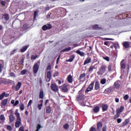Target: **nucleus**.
<instances>
[{
    "label": "nucleus",
    "mask_w": 131,
    "mask_h": 131,
    "mask_svg": "<svg viewBox=\"0 0 131 131\" xmlns=\"http://www.w3.org/2000/svg\"><path fill=\"white\" fill-rule=\"evenodd\" d=\"M119 116H120V114H119V113H118L117 112L116 113V115L114 116V119H117V118H118V117H119Z\"/></svg>",
    "instance_id": "ea45409f"
},
{
    "label": "nucleus",
    "mask_w": 131,
    "mask_h": 131,
    "mask_svg": "<svg viewBox=\"0 0 131 131\" xmlns=\"http://www.w3.org/2000/svg\"><path fill=\"white\" fill-rule=\"evenodd\" d=\"M60 55H59L57 60H56V64H59V61L60 60Z\"/></svg>",
    "instance_id": "69168bd1"
},
{
    "label": "nucleus",
    "mask_w": 131,
    "mask_h": 131,
    "mask_svg": "<svg viewBox=\"0 0 131 131\" xmlns=\"http://www.w3.org/2000/svg\"><path fill=\"white\" fill-rule=\"evenodd\" d=\"M91 62H92V59L91 58L88 57L84 61L83 65L85 66L86 65V64H90Z\"/></svg>",
    "instance_id": "f3484780"
},
{
    "label": "nucleus",
    "mask_w": 131,
    "mask_h": 131,
    "mask_svg": "<svg viewBox=\"0 0 131 131\" xmlns=\"http://www.w3.org/2000/svg\"><path fill=\"white\" fill-rule=\"evenodd\" d=\"M67 80H68V82H69V83H72V82H73V78H72V76H71V75H69L68 76Z\"/></svg>",
    "instance_id": "4468645a"
},
{
    "label": "nucleus",
    "mask_w": 131,
    "mask_h": 131,
    "mask_svg": "<svg viewBox=\"0 0 131 131\" xmlns=\"http://www.w3.org/2000/svg\"><path fill=\"white\" fill-rule=\"evenodd\" d=\"M63 128H64V129H68V128H69V125H68V124H65L63 125Z\"/></svg>",
    "instance_id": "a18cd8bd"
},
{
    "label": "nucleus",
    "mask_w": 131,
    "mask_h": 131,
    "mask_svg": "<svg viewBox=\"0 0 131 131\" xmlns=\"http://www.w3.org/2000/svg\"><path fill=\"white\" fill-rule=\"evenodd\" d=\"M100 111V107L98 106H95L93 108V112L94 113H98Z\"/></svg>",
    "instance_id": "b1692460"
},
{
    "label": "nucleus",
    "mask_w": 131,
    "mask_h": 131,
    "mask_svg": "<svg viewBox=\"0 0 131 131\" xmlns=\"http://www.w3.org/2000/svg\"><path fill=\"white\" fill-rule=\"evenodd\" d=\"M123 46L124 48L125 49H128L129 48V42L128 41H125L123 43Z\"/></svg>",
    "instance_id": "412c9836"
},
{
    "label": "nucleus",
    "mask_w": 131,
    "mask_h": 131,
    "mask_svg": "<svg viewBox=\"0 0 131 131\" xmlns=\"http://www.w3.org/2000/svg\"><path fill=\"white\" fill-rule=\"evenodd\" d=\"M15 114L17 118V120L15 124V127H20V125H21V118H20V114L16 112Z\"/></svg>",
    "instance_id": "f257e3e1"
},
{
    "label": "nucleus",
    "mask_w": 131,
    "mask_h": 131,
    "mask_svg": "<svg viewBox=\"0 0 131 131\" xmlns=\"http://www.w3.org/2000/svg\"><path fill=\"white\" fill-rule=\"evenodd\" d=\"M19 104V100L15 101V103L13 104V106H17Z\"/></svg>",
    "instance_id": "680f3d73"
},
{
    "label": "nucleus",
    "mask_w": 131,
    "mask_h": 131,
    "mask_svg": "<svg viewBox=\"0 0 131 131\" xmlns=\"http://www.w3.org/2000/svg\"><path fill=\"white\" fill-rule=\"evenodd\" d=\"M41 127V125H40V124H38L37 126V130H39V129H40V128Z\"/></svg>",
    "instance_id": "052dcab7"
},
{
    "label": "nucleus",
    "mask_w": 131,
    "mask_h": 131,
    "mask_svg": "<svg viewBox=\"0 0 131 131\" xmlns=\"http://www.w3.org/2000/svg\"><path fill=\"white\" fill-rule=\"evenodd\" d=\"M52 112V107L51 106L48 105L46 107V113L50 114Z\"/></svg>",
    "instance_id": "dca6fc26"
},
{
    "label": "nucleus",
    "mask_w": 131,
    "mask_h": 131,
    "mask_svg": "<svg viewBox=\"0 0 131 131\" xmlns=\"http://www.w3.org/2000/svg\"><path fill=\"white\" fill-rule=\"evenodd\" d=\"M104 40H114V39L110 38H105Z\"/></svg>",
    "instance_id": "e2e57ef3"
},
{
    "label": "nucleus",
    "mask_w": 131,
    "mask_h": 131,
    "mask_svg": "<svg viewBox=\"0 0 131 131\" xmlns=\"http://www.w3.org/2000/svg\"><path fill=\"white\" fill-rule=\"evenodd\" d=\"M37 15V11H35L34 12V20H35V19H36Z\"/></svg>",
    "instance_id": "3c124183"
},
{
    "label": "nucleus",
    "mask_w": 131,
    "mask_h": 131,
    "mask_svg": "<svg viewBox=\"0 0 131 131\" xmlns=\"http://www.w3.org/2000/svg\"><path fill=\"white\" fill-rule=\"evenodd\" d=\"M97 130H97V129L95 127H93V126H92L90 129V131H97Z\"/></svg>",
    "instance_id": "8fccbe9b"
},
{
    "label": "nucleus",
    "mask_w": 131,
    "mask_h": 131,
    "mask_svg": "<svg viewBox=\"0 0 131 131\" xmlns=\"http://www.w3.org/2000/svg\"><path fill=\"white\" fill-rule=\"evenodd\" d=\"M1 5H2V6H4V7H5L6 6V2L4 1H1Z\"/></svg>",
    "instance_id": "13d9d810"
},
{
    "label": "nucleus",
    "mask_w": 131,
    "mask_h": 131,
    "mask_svg": "<svg viewBox=\"0 0 131 131\" xmlns=\"http://www.w3.org/2000/svg\"><path fill=\"white\" fill-rule=\"evenodd\" d=\"M47 70H50V71H51V70H52V66H51V64H49L47 68Z\"/></svg>",
    "instance_id": "864d4df0"
},
{
    "label": "nucleus",
    "mask_w": 131,
    "mask_h": 131,
    "mask_svg": "<svg viewBox=\"0 0 131 131\" xmlns=\"http://www.w3.org/2000/svg\"><path fill=\"white\" fill-rule=\"evenodd\" d=\"M97 131H101V129L102 128V127L103 126V124H102V123L101 122H98L97 124Z\"/></svg>",
    "instance_id": "2eb2a0df"
},
{
    "label": "nucleus",
    "mask_w": 131,
    "mask_h": 131,
    "mask_svg": "<svg viewBox=\"0 0 131 131\" xmlns=\"http://www.w3.org/2000/svg\"><path fill=\"white\" fill-rule=\"evenodd\" d=\"M84 77H85V73L81 74L79 77V80H81V79L84 78Z\"/></svg>",
    "instance_id": "473e14b6"
},
{
    "label": "nucleus",
    "mask_w": 131,
    "mask_h": 131,
    "mask_svg": "<svg viewBox=\"0 0 131 131\" xmlns=\"http://www.w3.org/2000/svg\"><path fill=\"white\" fill-rule=\"evenodd\" d=\"M95 89L96 91H98L100 89V83L98 81L95 82Z\"/></svg>",
    "instance_id": "6ab92c4d"
},
{
    "label": "nucleus",
    "mask_w": 131,
    "mask_h": 131,
    "mask_svg": "<svg viewBox=\"0 0 131 131\" xmlns=\"http://www.w3.org/2000/svg\"><path fill=\"white\" fill-rule=\"evenodd\" d=\"M25 108V106L24 105V104H23V103H21L20 105H19V108L20 109V110L21 111H23V110H24Z\"/></svg>",
    "instance_id": "72a5a7b5"
},
{
    "label": "nucleus",
    "mask_w": 131,
    "mask_h": 131,
    "mask_svg": "<svg viewBox=\"0 0 131 131\" xmlns=\"http://www.w3.org/2000/svg\"><path fill=\"white\" fill-rule=\"evenodd\" d=\"M114 85L115 89H119V88H120V84H119V81H116L114 83Z\"/></svg>",
    "instance_id": "aec40b11"
},
{
    "label": "nucleus",
    "mask_w": 131,
    "mask_h": 131,
    "mask_svg": "<svg viewBox=\"0 0 131 131\" xmlns=\"http://www.w3.org/2000/svg\"><path fill=\"white\" fill-rule=\"evenodd\" d=\"M2 19H4L5 21H9L10 20V15L7 13H4L2 15Z\"/></svg>",
    "instance_id": "1a4fd4ad"
},
{
    "label": "nucleus",
    "mask_w": 131,
    "mask_h": 131,
    "mask_svg": "<svg viewBox=\"0 0 131 131\" xmlns=\"http://www.w3.org/2000/svg\"><path fill=\"white\" fill-rule=\"evenodd\" d=\"M94 69H95V66H91L89 68V72H90V73H92L93 71H94Z\"/></svg>",
    "instance_id": "c85d7f7f"
},
{
    "label": "nucleus",
    "mask_w": 131,
    "mask_h": 131,
    "mask_svg": "<svg viewBox=\"0 0 131 131\" xmlns=\"http://www.w3.org/2000/svg\"><path fill=\"white\" fill-rule=\"evenodd\" d=\"M126 68V63L125 62V59H122L120 62V69L122 70Z\"/></svg>",
    "instance_id": "423d86ee"
},
{
    "label": "nucleus",
    "mask_w": 131,
    "mask_h": 131,
    "mask_svg": "<svg viewBox=\"0 0 131 131\" xmlns=\"http://www.w3.org/2000/svg\"><path fill=\"white\" fill-rule=\"evenodd\" d=\"M61 91L62 93H67L68 92V88H67V85L66 84L61 86Z\"/></svg>",
    "instance_id": "f8f14e48"
},
{
    "label": "nucleus",
    "mask_w": 131,
    "mask_h": 131,
    "mask_svg": "<svg viewBox=\"0 0 131 131\" xmlns=\"http://www.w3.org/2000/svg\"><path fill=\"white\" fill-rule=\"evenodd\" d=\"M112 91V90L110 88L105 90V92L106 94H109V93H111Z\"/></svg>",
    "instance_id": "c9c22d12"
},
{
    "label": "nucleus",
    "mask_w": 131,
    "mask_h": 131,
    "mask_svg": "<svg viewBox=\"0 0 131 131\" xmlns=\"http://www.w3.org/2000/svg\"><path fill=\"white\" fill-rule=\"evenodd\" d=\"M4 67V61L0 60V72H2V68Z\"/></svg>",
    "instance_id": "c756f323"
},
{
    "label": "nucleus",
    "mask_w": 131,
    "mask_h": 131,
    "mask_svg": "<svg viewBox=\"0 0 131 131\" xmlns=\"http://www.w3.org/2000/svg\"><path fill=\"white\" fill-rule=\"evenodd\" d=\"M6 96V92L3 93L1 95H0V100H3L4 99V97Z\"/></svg>",
    "instance_id": "79ce46f5"
},
{
    "label": "nucleus",
    "mask_w": 131,
    "mask_h": 131,
    "mask_svg": "<svg viewBox=\"0 0 131 131\" xmlns=\"http://www.w3.org/2000/svg\"><path fill=\"white\" fill-rule=\"evenodd\" d=\"M103 112L107 111L108 110V105L107 104H102L101 105Z\"/></svg>",
    "instance_id": "a211bd4d"
},
{
    "label": "nucleus",
    "mask_w": 131,
    "mask_h": 131,
    "mask_svg": "<svg viewBox=\"0 0 131 131\" xmlns=\"http://www.w3.org/2000/svg\"><path fill=\"white\" fill-rule=\"evenodd\" d=\"M92 28L93 30H99L100 29H103V28L101 27H99L98 25H94L93 27Z\"/></svg>",
    "instance_id": "ddd939ff"
},
{
    "label": "nucleus",
    "mask_w": 131,
    "mask_h": 131,
    "mask_svg": "<svg viewBox=\"0 0 131 131\" xmlns=\"http://www.w3.org/2000/svg\"><path fill=\"white\" fill-rule=\"evenodd\" d=\"M21 86H22V83L21 82H18L17 84L15 86L14 91H15L16 92H17V91L20 90Z\"/></svg>",
    "instance_id": "9b49d317"
},
{
    "label": "nucleus",
    "mask_w": 131,
    "mask_h": 131,
    "mask_svg": "<svg viewBox=\"0 0 131 131\" xmlns=\"http://www.w3.org/2000/svg\"><path fill=\"white\" fill-rule=\"evenodd\" d=\"M69 51H71V47H68L62 50V52H69Z\"/></svg>",
    "instance_id": "a19ab883"
},
{
    "label": "nucleus",
    "mask_w": 131,
    "mask_h": 131,
    "mask_svg": "<svg viewBox=\"0 0 131 131\" xmlns=\"http://www.w3.org/2000/svg\"><path fill=\"white\" fill-rule=\"evenodd\" d=\"M0 119L2 121H4V120H5V116L4 115H1L0 116Z\"/></svg>",
    "instance_id": "09e8293b"
},
{
    "label": "nucleus",
    "mask_w": 131,
    "mask_h": 131,
    "mask_svg": "<svg viewBox=\"0 0 131 131\" xmlns=\"http://www.w3.org/2000/svg\"><path fill=\"white\" fill-rule=\"evenodd\" d=\"M104 60H105V61H107V62H109L110 61V59L109 58V57L106 56L104 57H103Z\"/></svg>",
    "instance_id": "603ef678"
},
{
    "label": "nucleus",
    "mask_w": 131,
    "mask_h": 131,
    "mask_svg": "<svg viewBox=\"0 0 131 131\" xmlns=\"http://www.w3.org/2000/svg\"><path fill=\"white\" fill-rule=\"evenodd\" d=\"M7 129H8V130H10V131L12 130V126L9 125H7Z\"/></svg>",
    "instance_id": "5fc2aeb1"
},
{
    "label": "nucleus",
    "mask_w": 131,
    "mask_h": 131,
    "mask_svg": "<svg viewBox=\"0 0 131 131\" xmlns=\"http://www.w3.org/2000/svg\"><path fill=\"white\" fill-rule=\"evenodd\" d=\"M123 110H124V106H121L119 110H117V112H118V113H119L120 114V113H121V112H122Z\"/></svg>",
    "instance_id": "a878e982"
},
{
    "label": "nucleus",
    "mask_w": 131,
    "mask_h": 131,
    "mask_svg": "<svg viewBox=\"0 0 131 131\" xmlns=\"http://www.w3.org/2000/svg\"><path fill=\"white\" fill-rule=\"evenodd\" d=\"M36 58H37V55H32L31 57V60H35V59H36Z\"/></svg>",
    "instance_id": "49530a36"
},
{
    "label": "nucleus",
    "mask_w": 131,
    "mask_h": 131,
    "mask_svg": "<svg viewBox=\"0 0 131 131\" xmlns=\"http://www.w3.org/2000/svg\"><path fill=\"white\" fill-rule=\"evenodd\" d=\"M40 64V62L39 61H37L36 63L34 64L33 67V72L34 74H36V73L38 72Z\"/></svg>",
    "instance_id": "7ed1b4c3"
},
{
    "label": "nucleus",
    "mask_w": 131,
    "mask_h": 131,
    "mask_svg": "<svg viewBox=\"0 0 131 131\" xmlns=\"http://www.w3.org/2000/svg\"><path fill=\"white\" fill-rule=\"evenodd\" d=\"M27 73V70H23L21 71L20 72V74L21 75H25V74H26V73Z\"/></svg>",
    "instance_id": "58836bf2"
},
{
    "label": "nucleus",
    "mask_w": 131,
    "mask_h": 131,
    "mask_svg": "<svg viewBox=\"0 0 131 131\" xmlns=\"http://www.w3.org/2000/svg\"><path fill=\"white\" fill-rule=\"evenodd\" d=\"M31 104H32V100H30L28 102V106H30Z\"/></svg>",
    "instance_id": "774afa93"
},
{
    "label": "nucleus",
    "mask_w": 131,
    "mask_h": 131,
    "mask_svg": "<svg viewBox=\"0 0 131 131\" xmlns=\"http://www.w3.org/2000/svg\"><path fill=\"white\" fill-rule=\"evenodd\" d=\"M85 99V96L82 93H79V95L76 97V101L77 102H80V103H82L83 100Z\"/></svg>",
    "instance_id": "20e7f679"
},
{
    "label": "nucleus",
    "mask_w": 131,
    "mask_h": 131,
    "mask_svg": "<svg viewBox=\"0 0 131 131\" xmlns=\"http://www.w3.org/2000/svg\"><path fill=\"white\" fill-rule=\"evenodd\" d=\"M41 107H42V104H40L38 105V110H41Z\"/></svg>",
    "instance_id": "bf43d9fd"
},
{
    "label": "nucleus",
    "mask_w": 131,
    "mask_h": 131,
    "mask_svg": "<svg viewBox=\"0 0 131 131\" xmlns=\"http://www.w3.org/2000/svg\"><path fill=\"white\" fill-rule=\"evenodd\" d=\"M56 76H59L58 72H55V73L53 74V77H56Z\"/></svg>",
    "instance_id": "6e6d98bb"
},
{
    "label": "nucleus",
    "mask_w": 131,
    "mask_h": 131,
    "mask_svg": "<svg viewBox=\"0 0 131 131\" xmlns=\"http://www.w3.org/2000/svg\"><path fill=\"white\" fill-rule=\"evenodd\" d=\"M19 131H24V126H21L19 128Z\"/></svg>",
    "instance_id": "338daca9"
},
{
    "label": "nucleus",
    "mask_w": 131,
    "mask_h": 131,
    "mask_svg": "<svg viewBox=\"0 0 131 131\" xmlns=\"http://www.w3.org/2000/svg\"><path fill=\"white\" fill-rule=\"evenodd\" d=\"M106 69H107V67L105 65L100 67L99 71L97 72V75H100V76H102L103 74L106 72Z\"/></svg>",
    "instance_id": "f03ea898"
},
{
    "label": "nucleus",
    "mask_w": 131,
    "mask_h": 131,
    "mask_svg": "<svg viewBox=\"0 0 131 131\" xmlns=\"http://www.w3.org/2000/svg\"><path fill=\"white\" fill-rule=\"evenodd\" d=\"M92 90H91V89L88 88L85 91V94H88V93H89V92H91Z\"/></svg>",
    "instance_id": "4d7b16f0"
},
{
    "label": "nucleus",
    "mask_w": 131,
    "mask_h": 131,
    "mask_svg": "<svg viewBox=\"0 0 131 131\" xmlns=\"http://www.w3.org/2000/svg\"><path fill=\"white\" fill-rule=\"evenodd\" d=\"M27 49H28V47H27V46H25L22 49H21L20 51L21 52V53H24V52H25Z\"/></svg>",
    "instance_id": "7c9ffc66"
},
{
    "label": "nucleus",
    "mask_w": 131,
    "mask_h": 131,
    "mask_svg": "<svg viewBox=\"0 0 131 131\" xmlns=\"http://www.w3.org/2000/svg\"><path fill=\"white\" fill-rule=\"evenodd\" d=\"M75 58V55H71L70 58L68 60H66V62H72L74 58Z\"/></svg>",
    "instance_id": "5701e85b"
},
{
    "label": "nucleus",
    "mask_w": 131,
    "mask_h": 131,
    "mask_svg": "<svg viewBox=\"0 0 131 131\" xmlns=\"http://www.w3.org/2000/svg\"><path fill=\"white\" fill-rule=\"evenodd\" d=\"M14 120H15V116H14V115H10L9 116V121L10 122H13V121H14Z\"/></svg>",
    "instance_id": "cd10ccee"
},
{
    "label": "nucleus",
    "mask_w": 131,
    "mask_h": 131,
    "mask_svg": "<svg viewBox=\"0 0 131 131\" xmlns=\"http://www.w3.org/2000/svg\"><path fill=\"white\" fill-rule=\"evenodd\" d=\"M1 82L4 84H9V83H12V80L10 79H4L1 80Z\"/></svg>",
    "instance_id": "9d476101"
},
{
    "label": "nucleus",
    "mask_w": 131,
    "mask_h": 131,
    "mask_svg": "<svg viewBox=\"0 0 131 131\" xmlns=\"http://www.w3.org/2000/svg\"><path fill=\"white\" fill-rule=\"evenodd\" d=\"M40 99H43V91H40L39 93V96Z\"/></svg>",
    "instance_id": "f704fd0d"
},
{
    "label": "nucleus",
    "mask_w": 131,
    "mask_h": 131,
    "mask_svg": "<svg viewBox=\"0 0 131 131\" xmlns=\"http://www.w3.org/2000/svg\"><path fill=\"white\" fill-rule=\"evenodd\" d=\"M95 84V82H92L89 86V88L92 91L94 89V85Z\"/></svg>",
    "instance_id": "2f4dec72"
},
{
    "label": "nucleus",
    "mask_w": 131,
    "mask_h": 131,
    "mask_svg": "<svg viewBox=\"0 0 131 131\" xmlns=\"http://www.w3.org/2000/svg\"><path fill=\"white\" fill-rule=\"evenodd\" d=\"M108 70L111 72L112 71V64H110L108 66Z\"/></svg>",
    "instance_id": "de8ad7c7"
},
{
    "label": "nucleus",
    "mask_w": 131,
    "mask_h": 131,
    "mask_svg": "<svg viewBox=\"0 0 131 131\" xmlns=\"http://www.w3.org/2000/svg\"><path fill=\"white\" fill-rule=\"evenodd\" d=\"M7 103H8V99H5L1 102V105L2 106H6V105H7Z\"/></svg>",
    "instance_id": "bb28decb"
},
{
    "label": "nucleus",
    "mask_w": 131,
    "mask_h": 131,
    "mask_svg": "<svg viewBox=\"0 0 131 131\" xmlns=\"http://www.w3.org/2000/svg\"><path fill=\"white\" fill-rule=\"evenodd\" d=\"M76 52L78 55L81 56V57H84V53L80 51V50H77Z\"/></svg>",
    "instance_id": "393cba45"
},
{
    "label": "nucleus",
    "mask_w": 131,
    "mask_h": 131,
    "mask_svg": "<svg viewBox=\"0 0 131 131\" xmlns=\"http://www.w3.org/2000/svg\"><path fill=\"white\" fill-rule=\"evenodd\" d=\"M50 88L52 91H53V92H58L59 91L58 86L55 83L51 84Z\"/></svg>",
    "instance_id": "39448f33"
},
{
    "label": "nucleus",
    "mask_w": 131,
    "mask_h": 131,
    "mask_svg": "<svg viewBox=\"0 0 131 131\" xmlns=\"http://www.w3.org/2000/svg\"><path fill=\"white\" fill-rule=\"evenodd\" d=\"M100 83L101 84H105V83H106V79H102L100 81Z\"/></svg>",
    "instance_id": "c03bdc74"
},
{
    "label": "nucleus",
    "mask_w": 131,
    "mask_h": 131,
    "mask_svg": "<svg viewBox=\"0 0 131 131\" xmlns=\"http://www.w3.org/2000/svg\"><path fill=\"white\" fill-rule=\"evenodd\" d=\"M47 77L46 81L47 82H50V81H51V78H52V73L51 72V71L47 72Z\"/></svg>",
    "instance_id": "6e6552de"
},
{
    "label": "nucleus",
    "mask_w": 131,
    "mask_h": 131,
    "mask_svg": "<svg viewBox=\"0 0 131 131\" xmlns=\"http://www.w3.org/2000/svg\"><path fill=\"white\" fill-rule=\"evenodd\" d=\"M129 121H130L129 118L126 119L125 121L123 122L122 126H125V125H127V124H128Z\"/></svg>",
    "instance_id": "4be33fe9"
},
{
    "label": "nucleus",
    "mask_w": 131,
    "mask_h": 131,
    "mask_svg": "<svg viewBox=\"0 0 131 131\" xmlns=\"http://www.w3.org/2000/svg\"><path fill=\"white\" fill-rule=\"evenodd\" d=\"M122 121V120H121V119H120V118H118L117 119V122L118 123H120V122H121Z\"/></svg>",
    "instance_id": "0e129e2a"
},
{
    "label": "nucleus",
    "mask_w": 131,
    "mask_h": 131,
    "mask_svg": "<svg viewBox=\"0 0 131 131\" xmlns=\"http://www.w3.org/2000/svg\"><path fill=\"white\" fill-rule=\"evenodd\" d=\"M129 98V96H128V94H126L123 97V99L124 100H125V101H127Z\"/></svg>",
    "instance_id": "37998d69"
},
{
    "label": "nucleus",
    "mask_w": 131,
    "mask_h": 131,
    "mask_svg": "<svg viewBox=\"0 0 131 131\" xmlns=\"http://www.w3.org/2000/svg\"><path fill=\"white\" fill-rule=\"evenodd\" d=\"M114 48H115V50H117V49L119 48V45L118 44V43H114Z\"/></svg>",
    "instance_id": "4c0bfd02"
},
{
    "label": "nucleus",
    "mask_w": 131,
    "mask_h": 131,
    "mask_svg": "<svg viewBox=\"0 0 131 131\" xmlns=\"http://www.w3.org/2000/svg\"><path fill=\"white\" fill-rule=\"evenodd\" d=\"M52 27H53L52 26V25L47 24L43 26L42 27V30H43L44 31H46V30L52 29Z\"/></svg>",
    "instance_id": "0eeeda50"
},
{
    "label": "nucleus",
    "mask_w": 131,
    "mask_h": 131,
    "mask_svg": "<svg viewBox=\"0 0 131 131\" xmlns=\"http://www.w3.org/2000/svg\"><path fill=\"white\" fill-rule=\"evenodd\" d=\"M17 53V49H14L10 53V56H13V55H15Z\"/></svg>",
    "instance_id": "e433bc0d"
}]
</instances>
